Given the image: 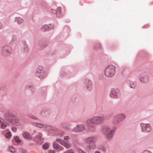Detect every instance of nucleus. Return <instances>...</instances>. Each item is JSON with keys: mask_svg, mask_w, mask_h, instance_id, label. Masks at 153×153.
Masks as SVG:
<instances>
[{"mask_svg": "<svg viewBox=\"0 0 153 153\" xmlns=\"http://www.w3.org/2000/svg\"><path fill=\"white\" fill-rule=\"evenodd\" d=\"M105 120L104 117L102 116H96L89 119L87 120V123H91L95 125L102 124Z\"/></svg>", "mask_w": 153, "mask_h": 153, "instance_id": "obj_1", "label": "nucleus"}, {"mask_svg": "<svg viewBox=\"0 0 153 153\" xmlns=\"http://www.w3.org/2000/svg\"><path fill=\"white\" fill-rule=\"evenodd\" d=\"M116 72V68L112 65H108L105 68L104 71L105 75L107 77H110L113 76Z\"/></svg>", "mask_w": 153, "mask_h": 153, "instance_id": "obj_2", "label": "nucleus"}, {"mask_svg": "<svg viewBox=\"0 0 153 153\" xmlns=\"http://www.w3.org/2000/svg\"><path fill=\"white\" fill-rule=\"evenodd\" d=\"M96 138L94 137H91L85 139L84 142L85 143H89V148L91 149H94L96 146L94 143Z\"/></svg>", "mask_w": 153, "mask_h": 153, "instance_id": "obj_3", "label": "nucleus"}, {"mask_svg": "<svg viewBox=\"0 0 153 153\" xmlns=\"http://www.w3.org/2000/svg\"><path fill=\"white\" fill-rule=\"evenodd\" d=\"M110 96L112 98H118L120 97V91L117 88L111 89Z\"/></svg>", "mask_w": 153, "mask_h": 153, "instance_id": "obj_4", "label": "nucleus"}, {"mask_svg": "<svg viewBox=\"0 0 153 153\" xmlns=\"http://www.w3.org/2000/svg\"><path fill=\"white\" fill-rule=\"evenodd\" d=\"M10 114L9 113L6 114L4 115V117L5 118L8 120H10L12 123L16 125H18L21 123L20 121L18 120L15 119L13 120H11V116H13Z\"/></svg>", "mask_w": 153, "mask_h": 153, "instance_id": "obj_5", "label": "nucleus"}, {"mask_svg": "<svg viewBox=\"0 0 153 153\" xmlns=\"http://www.w3.org/2000/svg\"><path fill=\"white\" fill-rule=\"evenodd\" d=\"M105 134L107 138L109 139L113 136V131L108 127H106L104 129Z\"/></svg>", "mask_w": 153, "mask_h": 153, "instance_id": "obj_6", "label": "nucleus"}, {"mask_svg": "<svg viewBox=\"0 0 153 153\" xmlns=\"http://www.w3.org/2000/svg\"><path fill=\"white\" fill-rule=\"evenodd\" d=\"M61 7H59L57 8L56 10L55 9H52L51 11L53 14H56L57 17H59L62 16V15L61 13Z\"/></svg>", "mask_w": 153, "mask_h": 153, "instance_id": "obj_7", "label": "nucleus"}, {"mask_svg": "<svg viewBox=\"0 0 153 153\" xmlns=\"http://www.w3.org/2000/svg\"><path fill=\"white\" fill-rule=\"evenodd\" d=\"M142 126V131H143L147 132L151 130V126L149 124H145L142 123L141 124Z\"/></svg>", "mask_w": 153, "mask_h": 153, "instance_id": "obj_8", "label": "nucleus"}, {"mask_svg": "<svg viewBox=\"0 0 153 153\" xmlns=\"http://www.w3.org/2000/svg\"><path fill=\"white\" fill-rule=\"evenodd\" d=\"M53 148L56 149L58 150L59 151H61L63 150L64 148L62 146H60L58 144L54 142L53 145Z\"/></svg>", "mask_w": 153, "mask_h": 153, "instance_id": "obj_9", "label": "nucleus"}, {"mask_svg": "<svg viewBox=\"0 0 153 153\" xmlns=\"http://www.w3.org/2000/svg\"><path fill=\"white\" fill-rule=\"evenodd\" d=\"M125 118V116L123 114H119L117 116L114 118V120L117 121H120Z\"/></svg>", "mask_w": 153, "mask_h": 153, "instance_id": "obj_10", "label": "nucleus"}, {"mask_svg": "<svg viewBox=\"0 0 153 153\" xmlns=\"http://www.w3.org/2000/svg\"><path fill=\"white\" fill-rule=\"evenodd\" d=\"M61 145H62L66 148H68L71 147V145L68 141H64L61 143Z\"/></svg>", "mask_w": 153, "mask_h": 153, "instance_id": "obj_11", "label": "nucleus"}, {"mask_svg": "<svg viewBox=\"0 0 153 153\" xmlns=\"http://www.w3.org/2000/svg\"><path fill=\"white\" fill-rule=\"evenodd\" d=\"M128 84L129 87L131 88H134L136 85V83L135 82H133L131 80H129L128 82Z\"/></svg>", "mask_w": 153, "mask_h": 153, "instance_id": "obj_12", "label": "nucleus"}, {"mask_svg": "<svg viewBox=\"0 0 153 153\" xmlns=\"http://www.w3.org/2000/svg\"><path fill=\"white\" fill-rule=\"evenodd\" d=\"M51 25H44L43 27H42L41 30L42 31L45 32L46 30H48V29H50L49 27Z\"/></svg>", "mask_w": 153, "mask_h": 153, "instance_id": "obj_13", "label": "nucleus"}, {"mask_svg": "<svg viewBox=\"0 0 153 153\" xmlns=\"http://www.w3.org/2000/svg\"><path fill=\"white\" fill-rule=\"evenodd\" d=\"M42 68L41 66H39L38 67V68L37 69L36 73V76H38L39 74H41L42 73Z\"/></svg>", "mask_w": 153, "mask_h": 153, "instance_id": "obj_14", "label": "nucleus"}, {"mask_svg": "<svg viewBox=\"0 0 153 153\" xmlns=\"http://www.w3.org/2000/svg\"><path fill=\"white\" fill-rule=\"evenodd\" d=\"M23 136L26 139H29L31 138V136L30 134L26 132L24 133Z\"/></svg>", "mask_w": 153, "mask_h": 153, "instance_id": "obj_15", "label": "nucleus"}, {"mask_svg": "<svg viewBox=\"0 0 153 153\" xmlns=\"http://www.w3.org/2000/svg\"><path fill=\"white\" fill-rule=\"evenodd\" d=\"M79 131V132L83 131L85 129V126L84 125L80 124L78 126Z\"/></svg>", "mask_w": 153, "mask_h": 153, "instance_id": "obj_16", "label": "nucleus"}, {"mask_svg": "<svg viewBox=\"0 0 153 153\" xmlns=\"http://www.w3.org/2000/svg\"><path fill=\"white\" fill-rule=\"evenodd\" d=\"M16 20L19 24L22 23L23 22V19L20 17H16Z\"/></svg>", "mask_w": 153, "mask_h": 153, "instance_id": "obj_17", "label": "nucleus"}, {"mask_svg": "<svg viewBox=\"0 0 153 153\" xmlns=\"http://www.w3.org/2000/svg\"><path fill=\"white\" fill-rule=\"evenodd\" d=\"M0 123H1V128L5 129L6 128L7 126L5 122L2 121Z\"/></svg>", "mask_w": 153, "mask_h": 153, "instance_id": "obj_18", "label": "nucleus"}, {"mask_svg": "<svg viewBox=\"0 0 153 153\" xmlns=\"http://www.w3.org/2000/svg\"><path fill=\"white\" fill-rule=\"evenodd\" d=\"M45 128V130L48 131L51 130L53 129V127L49 125L46 126Z\"/></svg>", "mask_w": 153, "mask_h": 153, "instance_id": "obj_19", "label": "nucleus"}, {"mask_svg": "<svg viewBox=\"0 0 153 153\" xmlns=\"http://www.w3.org/2000/svg\"><path fill=\"white\" fill-rule=\"evenodd\" d=\"M88 128L90 131H93L95 129V126L93 125H91L90 126H88Z\"/></svg>", "mask_w": 153, "mask_h": 153, "instance_id": "obj_20", "label": "nucleus"}, {"mask_svg": "<svg viewBox=\"0 0 153 153\" xmlns=\"http://www.w3.org/2000/svg\"><path fill=\"white\" fill-rule=\"evenodd\" d=\"M73 131L75 132H79V128H78V126H77L76 127L74 128Z\"/></svg>", "mask_w": 153, "mask_h": 153, "instance_id": "obj_21", "label": "nucleus"}, {"mask_svg": "<svg viewBox=\"0 0 153 153\" xmlns=\"http://www.w3.org/2000/svg\"><path fill=\"white\" fill-rule=\"evenodd\" d=\"M36 126L39 128H42L43 127H44L45 126L43 125H42V124L39 123H37L36 124Z\"/></svg>", "mask_w": 153, "mask_h": 153, "instance_id": "obj_22", "label": "nucleus"}, {"mask_svg": "<svg viewBox=\"0 0 153 153\" xmlns=\"http://www.w3.org/2000/svg\"><path fill=\"white\" fill-rule=\"evenodd\" d=\"M9 150L12 153H14L15 152V148L12 146H10L9 147Z\"/></svg>", "mask_w": 153, "mask_h": 153, "instance_id": "obj_23", "label": "nucleus"}, {"mask_svg": "<svg viewBox=\"0 0 153 153\" xmlns=\"http://www.w3.org/2000/svg\"><path fill=\"white\" fill-rule=\"evenodd\" d=\"M19 153H27L26 151L22 148H21L19 150Z\"/></svg>", "mask_w": 153, "mask_h": 153, "instance_id": "obj_24", "label": "nucleus"}, {"mask_svg": "<svg viewBox=\"0 0 153 153\" xmlns=\"http://www.w3.org/2000/svg\"><path fill=\"white\" fill-rule=\"evenodd\" d=\"M11 136V134L10 132H8L5 135V137L7 138H9Z\"/></svg>", "mask_w": 153, "mask_h": 153, "instance_id": "obj_25", "label": "nucleus"}, {"mask_svg": "<svg viewBox=\"0 0 153 153\" xmlns=\"http://www.w3.org/2000/svg\"><path fill=\"white\" fill-rule=\"evenodd\" d=\"M15 140L16 142L19 143L21 142L20 139L18 137L16 136L15 138Z\"/></svg>", "mask_w": 153, "mask_h": 153, "instance_id": "obj_26", "label": "nucleus"}, {"mask_svg": "<svg viewBox=\"0 0 153 153\" xmlns=\"http://www.w3.org/2000/svg\"><path fill=\"white\" fill-rule=\"evenodd\" d=\"M49 145L47 143H45L43 145V148L45 149H47Z\"/></svg>", "mask_w": 153, "mask_h": 153, "instance_id": "obj_27", "label": "nucleus"}, {"mask_svg": "<svg viewBox=\"0 0 153 153\" xmlns=\"http://www.w3.org/2000/svg\"><path fill=\"white\" fill-rule=\"evenodd\" d=\"M56 140V142L59 143L61 144V143L63 141V140H62L60 138H57Z\"/></svg>", "mask_w": 153, "mask_h": 153, "instance_id": "obj_28", "label": "nucleus"}, {"mask_svg": "<svg viewBox=\"0 0 153 153\" xmlns=\"http://www.w3.org/2000/svg\"><path fill=\"white\" fill-rule=\"evenodd\" d=\"M141 82L142 83H145V82L144 80V79L142 77H140L139 78Z\"/></svg>", "mask_w": 153, "mask_h": 153, "instance_id": "obj_29", "label": "nucleus"}, {"mask_svg": "<svg viewBox=\"0 0 153 153\" xmlns=\"http://www.w3.org/2000/svg\"><path fill=\"white\" fill-rule=\"evenodd\" d=\"M68 153H74V150L73 149H70L68 151Z\"/></svg>", "mask_w": 153, "mask_h": 153, "instance_id": "obj_30", "label": "nucleus"}, {"mask_svg": "<svg viewBox=\"0 0 153 153\" xmlns=\"http://www.w3.org/2000/svg\"><path fill=\"white\" fill-rule=\"evenodd\" d=\"M64 139L65 140H69L70 139V138L68 136H65L64 137Z\"/></svg>", "mask_w": 153, "mask_h": 153, "instance_id": "obj_31", "label": "nucleus"}, {"mask_svg": "<svg viewBox=\"0 0 153 153\" xmlns=\"http://www.w3.org/2000/svg\"><path fill=\"white\" fill-rule=\"evenodd\" d=\"M12 130L13 132H16V128L15 127H12Z\"/></svg>", "mask_w": 153, "mask_h": 153, "instance_id": "obj_32", "label": "nucleus"}, {"mask_svg": "<svg viewBox=\"0 0 153 153\" xmlns=\"http://www.w3.org/2000/svg\"><path fill=\"white\" fill-rule=\"evenodd\" d=\"M29 116L34 119H36L37 118L36 117L33 115Z\"/></svg>", "mask_w": 153, "mask_h": 153, "instance_id": "obj_33", "label": "nucleus"}, {"mask_svg": "<svg viewBox=\"0 0 153 153\" xmlns=\"http://www.w3.org/2000/svg\"><path fill=\"white\" fill-rule=\"evenodd\" d=\"M142 153H151L150 151H147V150H145Z\"/></svg>", "mask_w": 153, "mask_h": 153, "instance_id": "obj_34", "label": "nucleus"}, {"mask_svg": "<svg viewBox=\"0 0 153 153\" xmlns=\"http://www.w3.org/2000/svg\"><path fill=\"white\" fill-rule=\"evenodd\" d=\"M36 138L37 139H40L41 138V137L40 136H37L36 137Z\"/></svg>", "mask_w": 153, "mask_h": 153, "instance_id": "obj_35", "label": "nucleus"}, {"mask_svg": "<svg viewBox=\"0 0 153 153\" xmlns=\"http://www.w3.org/2000/svg\"><path fill=\"white\" fill-rule=\"evenodd\" d=\"M94 153H100V152L96 151Z\"/></svg>", "mask_w": 153, "mask_h": 153, "instance_id": "obj_36", "label": "nucleus"}, {"mask_svg": "<svg viewBox=\"0 0 153 153\" xmlns=\"http://www.w3.org/2000/svg\"><path fill=\"white\" fill-rule=\"evenodd\" d=\"M2 24L0 22V29L1 27H2Z\"/></svg>", "mask_w": 153, "mask_h": 153, "instance_id": "obj_37", "label": "nucleus"}, {"mask_svg": "<svg viewBox=\"0 0 153 153\" xmlns=\"http://www.w3.org/2000/svg\"><path fill=\"white\" fill-rule=\"evenodd\" d=\"M2 119L0 117V123H1V122H2Z\"/></svg>", "mask_w": 153, "mask_h": 153, "instance_id": "obj_38", "label": "nucleus"}, {"mask_svg": "<svg viewBox=\"0 0 153 153\" xmlns=\"http://www.w3.org/2000/svg\"><path fill=\"white\" fill-rule=\"evenodd\" d=\"M53 152V153H55V152Z\"/></svg>", "mask_w": 153, "mask_h": 153, "instance_id": "obj_39", "label": "nucleus"}, {"mask_svg": "<svg viewBox=\"0 0 153 153\" xmlns=\"http://www.w3.org/2000/svg\"><path fill=\"white\" fill-rule=\"evenodd\" d=\"M39 140H37V141H38Z\"/></svg>", "mask_w": 153, "mask_h": 153, "instance_id": "obj_40", "label": "nucleus"}, {"mask_svg": "<svg viewBox=\"0 0 153 153\" xmlns=\"http://www.w3.org/2000/svg\"><path fill=\"white\" fill-rule=\"evenodd\" d=\"M64 153H65V152Z\"/></svg>", "mask_w": 153, "mask_h": 153, "instance_id": "obj_41", "label": "nucleus"}]
</instances>
